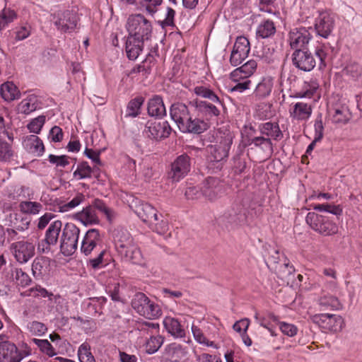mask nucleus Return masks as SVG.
<instances>
[{
    "mask_svg": "<svg viewBox=\"0 0 362 362\" xmlns=\"http://www.w3.org/2000/svg\"><path fill=\"white\" fill-rule=\"evenodd\" d=\"M18 346L9 337L0 334V362H21L23 357L17 354Z\"/></svg>",
    "mask_w": 362,
    "mask_h": 362,
    "instance_id": "10",
    "label": "nucleus"
},
{
    "mask_svg": "<svg viewBox=\"0 0 362 362\" xmlns=\"http://www.w3.org/2000/svg\"><path fill=\"white\" fill-rule=\"evenodd\" d=\"M11 249L16 259L20 263L27 262L35 255V245L28 241L13 243Z\"/></svg>",
    "mask_w": 362,
    "mask_h": 362,
    "instance_id": "15",
    "label": "nucleus"
},
{
    "mask_svg": "<svg viewBox=\"0 0 362 362\" xmlns=\"http://www.w3.org/2000/svg\"><path fill=\"white\" fill-rule=\"evenodd\" d=\"M260 134L269 140L279 141L283 138V133L277 122H267L258 126Z\"/></svg>",
    "mask_w": 362,
    "mask_h": 362,
    "instance_id": "25",
    "label": "nucleus"
},
{
    "mask_svg": "<svg viewBox=\"0 0 362 362\" xmlns=\"http://www.w3.org/2000/svg\"><path fill=\"white\" fill-rule=\"evenodd\" d=\"M190 170V158L186 154L178 156L171 165V170L168 173L170 179L173 182H179Z\"/></svg>",
    "mask_w": 362,
    "mask_h": 362,
    "instance_id": "12",
    "label": "nucleus"
},
{
    "mask_svg": "<svg viewBox=\"0 0 362 362\" xmlns=\"http://www.w3.org/2000/svg\"><path fill=\"white\" fill-rule=\"evenodd\" d=\"M92 168L87 162H82L77 165L74 171L73 176L77 180L90 178L92 175Z\"/></svg>",
    "mask_w": 362,
    "mask_h": 362,
    "instance_id": "51",
    "label": "nucleus"
},
{
    "mask_svg": "<svg viewBox=\"0 0 362 362\" xmlns=\"http://www.w3.org/2000/svg\"><path fill=\"white\" fill-rule=\"evenodd\" d=\"M85 199V197L81 193H78L70 202L64 204L61 207V210L62 211H68L71 210L76 207H77L80 204H81Z\"/></svg>",
    "mask_w": 362,
    "mask_h": 362,
    "instance_id": "64",
    "label": "nucleus"
},
{
    "mask_svg": "<svg viewBox=\"0 0 362 362\" xmlns=\"http://www.w3.org/2000/svg\"><path fill=\"white\" fill-rule=\"evenodd\" d=\"M51 22L62 33H71L76 26L78 18L76 12L71 10H59L51 14Z\"/></svg>",
    "mask_w": 362,
    "mask_h": 362,
    "instance_id": "3",
    "label": "nucleus"
},
{
    "mask_svg": "<svg viewBox=\"0 0 362 362\" xmlns=\"http://www.w3.org/2000/svg\"><path fill=\"white\" fill-rule=\"evenodd\" d=\"M48 300L49 305L54 309L58 315H64L67 310L66 300L59 295L51 294Z\"/></svg>",
    "mask_w": 362,
    "mask_h": 362,
    "instance_id": "45",
    "label": "nucleus"
},
{
    "mask_svg": "<svg viewBox=\"0 0 362 362\" xmlns=\"http://www.w3.org/2000/svg\"><path fill=\"white\" fill-rule=\"evenodd\" d=\"M134 238L129 232L124 228H117L114 233V243L115 248L121 247Z\"/></svg>",
    "mask_w": 362,
    "mask_h": 362,
    "instance_id": "43",
    "label": "nucleus"
},
{
    "mask_svg": "<svg viewBox=\"0 0 362 362\" xmlns=\"http://www.w3.org/2000/svg\"><path fill=\"white\" fill-rule=\"evenodd\" d=\"M45 120L46 117L45 115H40L33 119L27 124V128L30 132L37 134L41 132V129L45 123Z\"/></svg>",
    "mask_w": 362,
    "mask_h": 362,
    "instance_id": "59",
    "label": "nucleus"
},
{
    "mask_svg": "<svg viewBox=\"0 0 362 362\" xmlns=\"http://www.w3.org/2000/svg\"><path fill=\"white\" fill-rule=\"evenodd\" d=\"M101 241L100 232L95 228L87 230L81 241L80 250L83 255L89 256L93 252L97 253L95 257L90 258L87 262L88 266L91 267L93 269H100L106 264L104 262L106 250L101 246Z\"/></svg>",
    "mask_w": 362,
    "mask_h": 362,
    "instance_id": "1",
    "label": "nucleus"
},
{
    "mask_svg": "<svg viewBox=\"0 0 362 362\" xmlns=\"http://www.w3.org/2000/svg\"><path fill=\"white\" fill-rule=\"evenodd\" d=\"M132 308L141 316L159 317L162 315L160 307L151 301L144 293H136L132 300Z\"/></svg>",
    "mask_w": 362,
    "mask_h": 362,
    "instance_id": "7",
    "label": "nucleus"
},
{
    "mask_svg": "<svg viewBox=\"0 0 362 362\" xmlns=\"http://www.w3.org/2000/svg\"><path fill=\"white\" fill-rule=\"evenodd\" d=\"M324 332H340L344 326V318H313Z\"/></svg>",
    "mask_w": 362,
    "mask_h": 362,
    "instance_id": "27",
    "label": "nucleus"
},
{
    "mask_svg": "<svg viewBox=\"0 0 362 362\" xmlns=\"http://www.w3.org/2000/svg\"><path fill=\"white\" fill-rule=\"evenodd\" d=\"M26 329L32 334L36 336H42L47 330V326L38 321L28 322Z\"/></svg>",
    "mask_w": 362,
    "mask_h": 362,
    "instance_id": "55",
    "label": "nucleus"
},
{
    "mask_svg": "<svg viewBox=\"0 0 362 362\" xmlns=\"http://www.w3.org/2000/svg\"><path fill=\"white\" fill-rule=\"evenodd\" d=\"M194 92L198 96L209 99L212 103H216L219 106H223V103L218 96L211 89L206 86H196L194 88Z\"/></svg>",
    "mask_w": 362,
    "mask_h": 362,
    "instance_id": "42",
    "label": "nucleus"
},
{
    "mask_svg": "<svg viewBox=\"0 0 362 362\" xmlns=\"http://www.w3.org/2000/svg\"><path fill=\"white\" fill-rule=\"evenodd\" d=\"M288 112L292 120L304 122L311 117L313 107L310 104L303 102L293 103L290 105Z\"/></svg>",
    "mask_w": 362,
    "mask_h": 362,
    "instance_id": "17",
    "label": "nucleus"
},
{
    "mask_svg": "<svg viewBox=\"0 0 362 362\" xmlns=\"http://www.w3.org/2000/svg\"><path fill=\"white\" fill-rule=\"evenodd\" d=\"M13 151L11 144L0 139V161H9L13 156Z\"/></svg>",
    "mask_w": 362,
    "mask_h": 362,
    "instance_id": "58",
    "label": "nucleus"
},
{
    "mask_svg": "<svg viewBox=\"0 0 362 362\" xmlns=\"http://www.w3.org/2000/svg\"><path fill=\"white\" fill-rule=\"evenodd\" d=\"M224 216L231 223L238 224L246 219V209L242 204H234L225 213Z\"/></svg>",
    "mask_w": 362,
    "mask_h": 362,
    "instance_id": "30",
    "label": "nucleus"
},
{
    "mask_svg": "<svg viewBox=\"0 0 362 362\" xmlns=\"http://www.w3.org/2000/svg\"><path fill=\"white\" fill-rule=\"evenodd\" d=\"M144 101V100L142 97L136 98L129 101L127 107L126 115L132 117L138 116L140 113L141 107Z\"/></svg>",
    "mask_w": 362,
    "mask_h": 362,
    "instance_id": "53",
    "label": "nucleus"
},
{
    "mask_svg": "<svg viewBox=\"0 0 362 362\" xmlns=\"http://www.w3.org/2000/svg\"><path fill=\"white\" fill-rule=\"evenodd\" d=\"M49 259L44 257H36L32 264V273L35 278H41L49 272Z\"/></svg>",
    "mask_w": 362,
    "mask_h": 362,
    "instance_id": "37",
    "label": "nucleus"
},
{
    "mask_svg": "<svg viewBox=\"0 0 362 362\" xmlns=\"http://www.w3.org/2000/svg\"><path fill=\"white\" fill-rule=\"evenodd\" d=\"M144 40L127 36L125 45L127 57L130 60L138 58L144 49Z\"/></svg>",
    "mask_w": 362,
    "mask_h": 362,
    "instance_id": "26",
    "label": "nucleus"
},
{
    "mask_svg": "<svg viewBox=\"0 0 362 362\" xmlns=\"http://www.w3.org/2000/svg\"><path fill=\"white\" fill-rule=\"evenodd\" d=\"M148 113L151 117H161L166 115V110L161 97L155 95L148 103Z\"/></svg>",
    "mask_w": 362,
    "mask_h": 362,
    "instance_id": "32",
    "label": "nucleus"
},
{
    "mask_svg": "<svg viewBox=\"0 0 362 362\" xmlns=\"http://www.w3.org/2000/svg\"><path fill=\"white\" fill-rule=\"evenodd\" d=\"M0 93L2 98L8 102L18 99L21 96L18 87L11 81L4 83L1 86Z\"/></svg>",
    "mask_w": 362,
    "mask_h": 362,
    "instance_id": "35",
    "label": "nucleus"
},
{
    "mask_svg": "<svg viewBox=\"0 0 362 362\" xmlns=\"http://www.w3.org/2000/svg\"><path fill=\"white\" fill-rule=\"evenodd\" d=\"M329 115L332 123L337 124H345L351 117L349 109L345 104L336 105L329 110Z\"/></svg>",
    "mask_w": 362,
    "mask_h": 362,
    "instance_id": "23",
    "label": "nucleus"
},
{
    "mask_svg": "<svg viewBox=\"0 0 362 362\" xmlns=\"http://www.w3.org/2000/svg\"><path fill=\"white\" fill-rule=\"evenodd\" d=\"M209 128V124L206 122L200 119H192V117H189V121L185 123L184 126L182 124V129L181 132H189L194 134H201Z\"/></svg>",
    "mask_w": 362,
    "mask_h": 362,
    "instance_id": "36",
    "label": "nucleus"
},
{
    "mask_svg": "<svg viewBox=\"0 0 362 362\" xmlns=\"http://www.w3.org/2000/svg\"><path fill=\"white\" fill-rule=\"evenodd\" d=\"M313 209L315 211L320 212H328L335 216H341L343 212V209L341 205H334L329 204H313Z\"/></svg>",
    "mask_w": 362,
    "mask_h": 362,
    "instance_id": "52",
    "label": "nucleus"
},
{
    "mask_svg": "<svg viewBox=\"0 0 362 362\" xmlns=\"http://www.w3.org/2000/svg\"><path fill=\"white\" fill-rule=\"evenodd\" d=\"M77 355L80 362H96L90 345L86 341L79 346Z\"/></svg>",
    "mask_w": 362,
    "mask_h": 362,
    "instance_id": "46",
    "label": "nucleus"
},
{
    "mask_svg": "<svg viewBox=\"0 0 362 362\" xmlns=\"http://www.w3.org/2000/svg\"><path fill=\"white\" fill-rule=\"evenodd\" d=\"M257 64L255 60L251 59L238 68L237 73H244L247 76H252L257 69Z\"/></svg>",
    "mask_w": 362,
    "mask_h": 362,
    "instance_id": "63",
    "label": "nucleus"
},
{
    "mask_svg": "<svg viewBox=\"0 0 362 362\" xmlns=\"http://www.w3.org/2000/svg\"><path fill=\"white\" fill-rule=\"evenodd\" d=\"M305 221L313 230L324 235H332L338 232V227L335 223L327 216L315 212H309Z\"/></svg>",
    "mask_w": 362,
    "mask_h": 362,
    "instance_id": "6",
    "label": "nucleus"
},
{
    "mask_svg": "<svg viewBox=\"0 0 362 362\" xmlns=\"http://www.w3.org/2000/svg\"><path fill=\"white\" fill-rule=\"evenodd\" d=\"M125 28L128 36L144 41L151 39L153 32L152 23L141 13L129 15L126 21Z\"/></svg>",
    "mask_w": 362,
    "mask_h": 362,
    "instance_id": "2",
    "label": "nucleus"
},
{
    "mask_svg": "<svg viewBox=\"0 0 362 362\" xmlns=\"http://www.w3.org/2000/svg\"><path fill=\"white\" fill-rule=\"evenodd\" d=\"M31 25L25 23L16 27L15 30V40L16 41H21L28 38L31 34Z\"/></svg>",
    "mask_w": 362,
    "mask_h": 362,
    "instance_id": "61",
    "label": "nucleus"
},
{
    "mask_svg": "<svg viewBox=\"0 0 362 362\" xmlns=\"http://www.w3.org/2000/svg\"><path fill=\"white\" fill-rule=\"evenodd\" d=\"M187 354L185 349L177 343H171L165 346L163 351L162 362H180Z\"/></svg>",
    "mask_w": 362,
    "mask_h": 362,
    "instance_id": "20",
    "label": "nucleus"
},
{
    "mask_svg": "<svg viewBox=\"0 0 362 362\" xmlns=\"http://www.w3.org/2000/svg\"><path fill=\"white\" fill-rule=\"evenodd\" d=\"M249 40L243 36L237 37L230 57V63L233 66L240 65L250 52Z\"/></svg>",
    "mask_w": 362,
    "mask_h": 362,
    "instance_id": "11",
    "label": "nucleus"
},
{
    "mask_svg": "<svg viewBox=\"0 0 362 362\" xmlns=\"http://www.w3.org/2000/svg\"><path fill=\"white\" fill-rule=\"evenodd\" d=\"M8 274L13 281H15L18 285L21 286H26L31 282V279L25 272L21 268L11 267Z\"/></svg>",
    "mask_w": 362,
    "mask_h": 362,
    "instance_id": "38",
    "label": "nucleus"
},
{
    "mask_svg": "<svg viewBox=\"0 0 362 362\" xmlns=\"http://www.w3.org/2000/svg\"><path fill=\"white\" fill-rule=\"evenodd\" d=\"M163 0H140V8L147 14L153 16L158 11V7L161 5Z\"/></svg>",
    "mask_w": 362,
    "mask_h": 362,
    "instance_id": "49",
    "label": "nucleus"
},
{
    "mask_svg": "<svg viewBox=\"0 0 362 362\" xmlns=\"http://www.w3.org/2000/svg\"><path fill=\"white\" fill-rule=\"evenodd\" d=\"M233 142V136L230 132H219L213 144L207 146V151L211 154L213 160L220 162L228 156L229 150Z\"/></svg>",
    "mask_w": 362,
    "mask_h": 362,
    "instance_id": "4",
    "label": "nucleus"
},
{
    "mask_svg": "<svg viewBox=\"0 0 362 362\" xmlns=\"http://www.w3.org/2000/svg\"><path fill=\"white\" fill-rule=\"evenodd\" d=\"M40 98L35 94H29L18 104V110L25 115H28L35 110L41 108Z\"/></svg>",
    "mask_w": 362,
    "mask_h": 362,
    "instance_id": "29",
    "label": "nucleus"
},
{
    "mask_svg": "<svg viewBox=\"0 0 362 362\" xmlns=\"http://www.w3.org/2000/svg\"><path fill=\"white\" fill-rule=\"evenodd\" d=\"M61 232H62V222L59 220L53 221L45 233V241L46 244L48 246L55 245L58 242Z\"/></svg>",
    "mask_w": 362,
    "mask_h": 362,
    "instance_id": "31",
    "label": "nucleus"
},
{
    "mask_svg": "<svg viewBox=\"0 0 362 362\" xmlns=\"http://www.w3.org/2000/svg\"><path fill=\"white\" fill-rule=\"evenodd\" d=\"M274 86V81L272 77L267 76L262 78V80L257 85L255 90L256 96L264 98L269 95Z\"/></svg>",
    "mask_w": 362,
    "mask_h": 362,
    "instance_id": "39",
    "label": "nucleus"
},
{
    "mask_svg": "<svg viewBox=\"0 0 362 362\" xmlns=\"http://www.w3.org/2000/svg\"><path fill=\"white\" fill-rule=\"evenodd\" d=\"M91 206L94 207L95 210L97 209L104 214L109 221H112L115 218V212L107 207L102 200L95 199Z\"/></svg>",
    "mask_w": 362,
    "mask_h": 362,
    "instance_id": "57",
    "label": "nucleus"
},
{
    "mask_svg": "<svg viewBox=\"0 0 362 362\" xmlns=\"http://www.w3.org/2000/svg\"><path fill=\"white\" fill-rule=\"evenodd\" d=\"M311 28L299 27L291 29L288 35L287 42L295 51L305 49L312 39Z\"/></svg>",
    "mask_w": 362,
    "mask_h": 362,
    "instance_id": "8",
    "label": "nucleus"
},
{
    "mask_svg": "<svg viewBox=\"0 0 362 362\" xmlns=\"http://www.w3.org/2000/svg\"><path fill=\"white\" fill-rule=\"evenodd\" d=\"M202 192L206 198L214 201L225 194V187L218 178L208 177L204 182Z\"/></svg>",
    "mask_w": 362,
    "mask_h": 362,
    "instance_id": "14",
    "label": "nucleus"
},
{
    "mask_svg": "<svg viewBox=\"0 0 362 362\" xmlns=\"http://www.w3.org/2000/svg\"><path fill=\"white\" fill-rule=\"evenodd\" d=\"M30 341L36 344L40 351L47 355L49 357L56 356L57 354L55 349L47 339H39L33 338Z\"/></svg>",
    "mask_w": 362,
    "mask_h": 362,
    "instance_id": "50",
    "label": "nucleus"
},
{
    "mask_svg": "<svg viewBox=\"0 0 362 362\" xmlns=\"http://www.w3.org/2000/svg\"><path fill=\"white\" fill-rule=\"evenodd\" d=\"M292 61L298 69L304 71H310L316 65L313 54L305 49L294 51Z\"/></svg>",
    "mask_w": 362,
    "mask_h": 362,
    "instance_id": "16",
    "label": "nucleus"
},
{
    "mask_svg": "<svg viewBox=\"0 0 362 362\" xmlns=\"http://www.w3.org/2000/svg\"><path fill=\"white\" fill-rule=\"evenodd\" d=\"M317 16L315 21V29L317 34L324 38H327L334 28L333 15L327 10L317 11Z\"/></svg>",
    "mask_w": 362,
    "mask_h": 362,
    "instance_id": "9",
    "label": "nucleus"
},
{
    "mask_svg": "<svg viewBox=\"0 0 362 362\" xmlns=\"http://www.w3.org/2000/svg\"><path fill=\"white\" fill-rule=\"evenodd\" d=\"M80 229L72 223H67L62 229L60 248L64 255H71L78 247Z\"/></svg>",
    "mask_w": 362,
    "mask_h": 362,
    "instance_id": "5",
    "label": "nucleus"
},
{
    "mask_svg": "<svg viewBox=\"0 0 362 362\" xmlns=\"http://www.w3.org/2000/svg\"><path fill=\"white\" fill-rule=\"evenodd\" d=\"M324 136V124L322 114H318L314 122V138L315 141H321Z\"/></svg>",
    "mask_w": 362,
    "mask_h": 362,
    "instance_id": "62",
    "label": "nucleus"
},
{
    "mask_svg": "<svg viewBox=\"0 0 362 362\" xmlns=\"http://www.w3.org/2000/svg\"><path fill=\"white\" fill-rule=\"evenodd\" d=\"M320 305L329 307L332 310H339L342 308V305L337 298L333 296H324L319 300Z\"/></svg>",
    "mask_w": 362,
    "mask_h": 362,
    "instance_id": "60",
    "label": "nucleus"
},
{
    "mask_svg": "<svg viewBox=\"0 0 362 362\" xmlns=\"http://www.w3.org/2000/svg\"><path fill=\"white\" fill-rule=\"evenodd\" d=\"M22 144L24 148L34 156H41L45 152L42 141L35 134L25 136Z\"/></svg>",
    "mask_w": 362,
    "mask_h": 362,
    "instance_id": "22",
    "label": "nucleus"
},
{
    "mask_svg": "<svg viewBox=\"0 0 362 362\" xmlns=\"http://www.w3.org/2000/svg\"><path fill=\"white\" fill-rule=\"evenodd\" d=\"M19 209L23 214L37 215L42 210V205L37 202L23 201L19 204Z\"/></svg>",
    "mask_w": 362,
    "mask_h": 362,
    "instance_id": "44",
    "label": "nucleus"
},
{
    "mask_svg": "<svg viewBox=\"0 0 362 362\" xmlns=\"http://www.w3.org/2000/svg\"><path fill=\"white\" fill-rule=\"evenodd\" d=\"M171 132V128L166 121L148 122L144 130V134L152 139L167 138Z\"/></svg>",
    "mask_w": 362,
    "mask_h": 362,
    "instance_id": "13",
    "label": "nucleus"
},
{
    "mask_svg": "<svg viewBox=\"0 0 362 362\" xmlns=\"http://www.w3.org/2000/svg\"><path fill=\"white\" fill-rule=\"evenodd\" d=\"M238 68L235 69L230 73V78L233 81L237 83L236 85L232 88L233 91L243 92L247 89L250 88L251 81L249 79L250 76L246 75V74L243 73H237Z\"/></svg>",
    "mask_w": 362,
    "mask_h": 362,
    "instance_id": "33",
    "label": "nucleus"
},
{
    "mask_svg": "<svg viewBox=\"0 0 362 362\" xmlns=\"http://www.w3.org/2000/svg\"><path fill=\"white\" fill-rule=\"evenodd\" d=\"M250 144L260 148L267 156H271L273 153V144L272 141L269 140V138H266L262 135L251 139Z\"/></svg>",
    "mask_w": 362,
    "mask_h": 362,
    "instance_id": "40",
    "label": "nucleus"
},
{
    "mask_svg": "<svg viewBox=\"0 0 362 362\" xmlns=\"http://www.w3.org/2000/svg\"><path fill=\"white\" fill-rule=\"evenodd\" d=\"M319 88V84L315 80L305 82L302 90L297 93L298 98H311Z\"/></svg>",
    "mask_w": 362,
    "mask_h": 362,
    "instance_id": "48",
    "label": "nucleus"
},
{
    "mask_svg": "<svg viewBox=\"0 0 362 362\" xmlns=\"http://www.w3.org/2000/svg\"><path fill=\"white\" fill-rule=\"evenodd\" d=\"M165 338L161 335L151 336L146 342V353L153 354L158 351L164 342Z\"/></svg>",
    "mask_w": 362,
    "mask_h": 362,
    "instance_id": "47",
    "label": "nucleus"
},
{
    "mask_svg": "<svg viewBox=\"0 0 362 362\" xmlns=\"http://www.w3.org/2000/svg\"><path fill=\"white\" fill-rule=\"evenodd\" d=\"M76 218L85 226L97 224L99 218L96 214L94 207L89 206L84 208L81 211L76 214Z\"/></svg>",
    "mask_w": 362,
    "mask_h": 362,
    "instance_id": "34",
    "label": "nucleus"
},
{
    "mask_svg": "<svg viewBox=\"0 0 362 362\" xmlns=\"http://www.w3.org/2000/svg\"><path fill=\"white\" fill-rule=\"evenodd\" d=\"M17 16L14 11L4 8L0 13V30L4 29L9 23L13 22Z\"/></svg>",
    "mask_w": 362,
    "mask_h": 362,
    "instance_id": "56",
    "label": "nucleus"
},
{
    "mask_svg": "<svg viewBox=\"0 0 362 362\" xmlns=\"http://www.w3.org/2000/svg\"><path fill=\"white\" fill-rule=\"evenodd\" d=\"M119 255L125 260L134 264H139L142 260L140 249L134 239L121 247L116 248Z\"/></svg>",
    "mask_w": 362,
    "mask_h": 362,
    "instance_id": "18",
    "label": "nucleus"
},
{
    "mask_svg": "<svg viewBox=\"0 0 362 362\" xmlns=\"http://www.w3.org/2000/svg\"><path fill=\"white\" fill-rule=\"evenodd\" d=\"M170 115L180 131L182 129V124L185 126L190 117L189 107L182 103L173 104L170 109Z\"/></svg>",
    "mask_w": 362,
    "mask_h": 362,
    "instance_id": "19",
    "label": "nucleus"
},
{
    "mask_svg": "<svg viewBox=\"0 0 362 362\" xmlns=\"http://www.w3.org/2000/svg\"><path fill=\"white\" fill-rule=\"evenodd\" d=\"M163 325L168 333L175 338L185 337V329L178 318H163Z\"/></svg>",
    "mask_w": 362,
    "mask_h": 362,
    "instance_id": "28",
    "label": "nucleus"
},
{
    "mask_svg": "<svg viewBox=\"0 0 362 362\" xmlns=\"http://www.w3.org/2000/svg\"><path fill=\"white\" fill-rule=\"evenodd\" d=\"M276 33V26L271 20L263 21L257 28L256 35L262 39L273 36Z\"/></svg>",
    "mask_w": 362,
    "mask_h": 362,
    "instance_id": "41",
    "label": "nucleus"
},
{
    "mask_svg": "<svg viewBox=\"0 0 362 362\" xmlns=\"http://www.w3.org/2000/svg\"><path fill=\"white\" fill-rule=\"evenodd\" d=\"M191 107L195 108L199 115L206 117V119H211L213 117H217L220 115V107L216 103H210L203 100H195L189 103Z\"/></svg>",
    "mask_w": 362,
    "mask_h": 362,
    "instance_id": "21",
    "label": "nucleus"
},
{
    "mask_svg": "<svg viewBox=\"0 0 362 362\" xmlns=\"http://www.w3.org/2000/svg\"><path fill=\"white\" fill-rule=\"evenodd\" d=\"M137 216L146 223L153 224L159 220L156 209L148 203L139 204L135 210Z\"/></svg>",
    "mask_w": 362,
    "mask_h": 362,
    "instance_id": "24",
    "label": "nucleus"
},
{
    "mask_svg": "<svg viewBox=\"0 0 362 362\" xmlns=\"http://www.w3.org/2000/svg\"><path fill=\"white\" fill-rule=\"evenodd\" d=\"M343 75L356 80L362 74L361 67L356 62H350L342 70Z\"/></svg>",
    "mask_w": 362,
    "mask_h": 362,
    "instance_id": "54",
    "label": "nucleus"
}]
</instances>
